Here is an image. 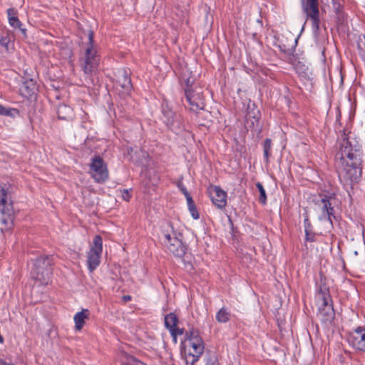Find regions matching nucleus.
<instances>
[{
  "label": "nucleus",
  "mask_w": 365,
  "mask_h": 365,
  "mask_svg": "<svg viewBox=\"0 0 365 365\" xmlns=\"http://www.w3.org/2000/svg\"><path fill=\"white\" fill-rule=\"evenodd\" d=\"M163 243L168 251L176 257H182L187 250L182 241V234L176 231L170 222H166L162 230Z\"/></svg>",
  "instance_id": "f257e3e1"
},
{
  "label": "nucleus",
  "mask_w": 365,
  "mask_h": 365,
  "mask_svg": "<svg viewBox=\"0 0 365 365\" xmlns=\"http://www.w3.org/2000/svg\"><path fill=\"white\" fill-rule=\"evenodd\" d=\"M100 60L98 46L94 42L93 32L90 31L84 55L80 59L81 68L87 76H91L97 71Z\"/></svg>",
  "instance_id": "f03ea898"
},
{
  "label": "nucleus",
  "mask_w": 365,
  "mask_h": 365,
  "mask_svg": "<svg viewBox=\"0 0 365 365\" xmlns=\"http://www.w3.org/2000/svg\"><path fill=\"white\" fill-rule=\"evenodd\" d=\"M342 138L343 139L339 153L340 155V161L342 165L346 163L344 170L346 171H349L350 168L356 169L361 163L359 150L356 146L351 145L344 132L342 134Z\"/></svg>",
  "instance_id": "7ed1b4c3"
},
{
  "label": "nucleus",
  "mask_w": 365,
  "mask_h": 365,
  "mask_svg": "<svg viewBox=\"0 0 365 365\" xmlns=\"http://www.w3.org/2000/svg\"><path fill=\"white\" fill-rule=\"evenodd\" d=\"M334 199L331 196L324 195L316 203L320 210L318 220L326 223L325 228L328 232H330L334 228L333 220H337L335 210L331 202Z\"/></svg>",
  "instance_id": "20e7f679"
},
{
  "label": "nucleus",
  "mask_w": 365,
  "mask_h": 365,
  "mask_svg": "<svg viewBox=\"0 0 365 365\" xmlns=\"http://www.w3.org/2000/svg\"><path fill=\"white\" fill-rule=\"evenodd\" d=\"M162 120L168 129L175 133L184 129V123L180 114L174 112L167 103L162 105Z\"/></svg>",
  "instance_id": "39448f33"
},
{
  "label": "nucleus",
  "mask_w": 365,
  "mask_h": 365,
  "mask_svg": "<svg viewBox=\"0 0 365 365\" xmlns=\"http://www.w3.org/2000/svg\"><path fill=\"white\" fill-rule=\"evenodd\" d=\"M0 212L2 217L0 222L3 225H8L13 220L14 207L11 197L9 195L8 188L6 185H0Z\"/></svg>",
  "instance_id": "423d86ee"
},
{
  "label": "nucleus",
  "mask_w": 365,
  "mask_h": 365,
  "mask_svg": "<svg viewBox=\"0 0 365 365\" xmlns=\"http://www.w3.org/2000/svg\"><path fill=\"white\" fill-rule=\"evenodd\" d=\"M103 251V240L100 235H96L87 253V266L88 270L93 272L100 264Z\"/></svg>",
  "instance_id": "0eeeda50"
},
{
  "label": "nucleus",
  "mask_w": 365,
  "mask_h": 365,
  "mask_svg": "<svg viewBox=\"0 0 365 365\" xmlns=\"http://www.w3.org/2000/svg\"><path fill=\"white\" fill-rule=\"evenodd\" d=\"M301 4L307 19L312 21V29L318 31L320 23L318 0H302Z\"/></svg>",
  "instance_id": "6e6552de"
},
{
  "label": "nucleus",
  "mask_w": 365,
  "mask_h": 365,
  "mask_svg": "<svg viewBox=\"0 0 365 365\" xmlns=\"http://www.w3.org/2000/svg\"><path fill=\"white\" fill-rule=\"evenodd\" d=\"M90 172L92 177L98 182H103L108 178L107 165L99 155H95L90 163Z\"/></svg>",
  "instance_id": "1a4fd4ad"
},
{
  "label": "nucleus",
  "mask_w": 365,
  "mask_h": 365,
  "mask_svg": "<svg viewBox=\"0 0 365 365\" xmlns=\"http://www.w3.org/2000/svg\"><path fill=\"white\" fill-rule=\"evenodd\" d=\"M185 346L186 363L193 365L197 362L204 351V342L202 339L195 340L187 343Z\"/></svg>",
  "instance_id": "9d476101"
},
{
  "label": "nucleus",
  "mask_w": 365,
  "mask_h": 365,
  "mask_svg": "<svg viewBox=\"0 0 365 365\" xmlns=\"http://www.w3.org/2000/svg\"><path fill=\"white\" fill-rule=\"evenodd\" d=\"M348 341L355 349L365 352V328L359 327L349 336Z\"/></svg>",
  "instance_id": "9b49d317"
},
{
  "label": "nucleus",
  "mask_w": 365,
  "mask_h": 365,
  "mask_svg": "<svg viewBox=\"0 0 365 365\" xmlns=\"http://www.w3.org/2000/svg\"><path fill=\"white\" fill-rule=\"evenodd\" d=\"M317 316L322 324L326 326H331L335 318V312L331 302H322L319 307Z\"/></svg>",
  "instance_id": "f8f14e48"
},
{
  "label": "nucleus",
  "mask_w": 365,
  "mask_h": 365,
  "mask_svg": "<svg viewBox=\"0 0 365 365\" xmlns=\"http://www.w3.org/2000/svg\"><path fill=\"white\" fill-rule=\"evenodd\" d=\"M185 98L189 103L190 109L194 112L202 109L204 106L203 97L200 92L195 90H186Z\"/></svg>",
  "instance_id": "ddd939ff"
},
{
  "label": "nucleus",
  "mask_w": 365,
  "mask_h": 365,
  "mask_svg": "<svg viewBox=\"0 0 365 365\" xmlns=\"http://www.w3.org/2000/svg\"><path fill=\"white\" fill-rule=\"evenodd\" d=\"M117 82L127 94H130L133 90V84L130 78V71L123 68L117 71Z\"/></svg>",
  "instance_id": "4468645a"
},
{
  "label": "nucleus",
  "mask_w": 365,
  "mask_h": 365,
  "mask_svg": "<svg viewBox=\"0 0 365 365\" xmlns=\"http://www.w3.org/2000/svg\"><path fill=\"white\" fill-rule=\"evenodd\" d=\"M52 274L51 267H36L34 266L31 274L33 278L39 282L41 284H47L50 280L51 275Z\"/></svg>",
  "instance_id": "2eb2a0df"
},
{
  "label": "nucleus",
  "mask_w": 365,
  "mask_h": 365,
  "mask_svg": "<svg viewBox=\"0 0 365 365\" xmlns=\"http://www.w3.org/2000/svg\"><path fill=\"white\" fill-rule=\"evenodd\" d=\"M142 183L147 187L155 186L160 181L157 172L152 169L145 168L141 172Z\"/></svg>",
  "instance_id": "dca6fc26"
},
{
  "label": "nucleus",
  "mask_w": 365,
  "mask_h": 365,
  "mask_svg": "<svg viewBox=\"0 0 365 365\" xmlns=\"http://www.w3.org/2000/svg\"><path fill=\"white\" fill-rule=\"evenodd\" d=\"M211 200L219 209H222L227 205V193L220 186H215L211 192Z\"/></svg>",
  "instance_id": "f3484780"
},
{
  "label": "nucleus",
  "mask_w": 365,
  "mask_h": 365,
  "mask_svg": "<svg viewBox=\"0 0 365 365\" xmlns=\"http://www.w3.org/2000/svg\"><path fill=\"white\" fill-rule=\"evenodd\" d=\"M9 23L14 29H18L24 35L26 36V29L22 27V24L17 16V11L14 8L7 9Z\"/></svg>",
  "instance_id": "a211bd4d"
},
{
  "label": "nucleus",
  "mask_w": 365,
  "mask_h": 365,
  "mask_svg": "<svg viewBox=\"0 0 365 365\" xmlns=\"http://www.w3.org/2000/svg\"><path fill=\"white\" fill-rule=\"evenodd\" d=\"M90 311L88 309H83L81 312H78L73 317L75 322V328L80 331L85 324V320L88 319Z\"/></svg>",
  "instance_id": "6ab92c4d"
},
{
  "label": "nucleus",
  "mask_w": 365,
  "mask_h": 365,
  "mask_svg": "<svg viewBox=\"0 0 365 365\" xmlns=\"http://www.w3.org/2000/svg\"><path fill=\"white\" fill-rule=\"evenodd\" d=\"M57 115L59 119L68 120L73 116V109L67 105H60L57 109Z\"/></svg>",
  "instance_id": "aec40b11"
},
{
  "label": "nucleus",
  "mask_w": 365,
  "mask_h": 365,
  "mask_svg": "<svg viewBox=\"0 0 365 365\" xmlns=\"http://www.w3.org/2000/svg\"><path fill=\"white\" fill-rule=\"evenodd\" d=\"M247 115L249 118L255 119L257 122H258L261 118L259 110L257 108L255 103L250 100L247 103Z\"/></svg>",
  "instance_id": "412c9836"
},
{
  "label": "nucleus",
  "mask_w": 365,
  "mask_h": 365,
  "mask_svg": "<svg viewBox=\"0 0 365 365\" xmlns=\"http://www.w3.org/2000/svg\"><path fill=\"white\" fill-rule=\"evenodd\" d=\"M20 115V111L17 108L4 106L0 104V115L16 118Z\"/></svg>",
  "instance_id": "4be33fe9"
},
{
  "label": "nucleus",
  "mask_w": 365,
  "mask_h": 365,
  "mask_svg": "<svg viewBox=\"0 0 365 365\" xmlns=\"http://www.w3.org/2000/svg\"><path fill=\"white\" fill-rule=\"evenodd\" d=\"M264 162L267 165L270 163L269 158L272 155V142L270 138H266L262 144Z\"/></svg>",
  "instance_id": "5701e85b"
},
{
  "label": "nucleus",
  "mask_w": 365,
  "mask_h": 365,
  "mask_svg": "<svg viewBox=\"0 0 365 365\" xmlns=\"http://www.w3.org/2000/svg\"><path fill=\"white\" fill-rule=\"evenodd\" d=\"M53 264V258L51 256H41L38 257L34 263V266L40 267H51Z\"/></svg>",
  "instance_id": "b1692460"
},
{
  "label": "nucleus",
  "mask_w": 365,
  "mask_h": 365,
  "mask_svg": "<svg viewBox=\"0 0 365 365\" xmlns=\"http://www.w3.org/2000/svg\"><path fill=\"white\" fill-rule=\"evenodd\" d=\"M178 318L173 312H170L165 316V326L170 331L177 326Z\"/></svg>",
  "instance_id": "393cba45"
},
{
  "label": "nucleus",
  "mask_w": 365,
  "mask_h": 365,
  "mask_svg": "<svg viewBox=\"0 0 365 365\" xmlns=\"http://www.w3.org/2000/svg\"><path fill=\"white\" fill-rule=\"evenodd\" d=\"M297 43V40L294 39L293 43L291 45H286L285 43H283L281 41H279V45L278 47L281 52L290 56L293 55L295 51V47Z\"/></svg>",
  "instance_id": "a878e982"
},
{
  "label": "nucleus",
  "mask_w": 365,
  "mask_h": 365,
  "mask_svg": "<svg viewBox=\"0 0 365 365\" xmlns=\"http://www.w3.org/2000/svg\"><path fill=\"white\" fill-rule=\"evenodd\" d=\"M230 313L225 307H222L216 314V320L220 323H227L230 319Z\"/></svg>",
  "instance_id": "bb28decb"
},
{
  "label": "nucleus",
  "mask_w": 365,
  "mask_h": 365,
  "mask_svg": "<svg viewBox=\"0 0 365 365\" xmlns=\"http://www.w3.org/2000/svg\"><path fill=\"white\" fill-rule=\"evenodd\" d=\"M319 297L322 302H331L329 288L325 284H321L318 290Z\"/></svg>",
  "instance_id": "cd10ccee"
},
{
  "label": "nucleus",
  "mask_w": 365,
  "mask_h": 365,
  "mask_svg": "<svg viewBox=\"0 0 365 365\" xmlns=\"http://www.w3.org/2000/svg\"><path fill=\"white\" fill-rule=\"evenodd\" d=\"M24 87L26 91V94L30 96L34 95L37 91L36 84L33 81V79L25 81L24 83Z\"/></svg>",
  "instance_id": "c85d7f7f"
},
{
  "label": "nucleus",
  "mask_w": 365,
  "mask_h": 365,
  "mask_svg": "<svg viewBox=\"0 0 365 365\" xmlns=\"http://www.w3.org/2000/svg\"><path fill=\"white\" fill-rule=\"evenodd\" d=\"M198 339H202L199 335L198 330L195 329L194 328H192L188 331H186L185 341L187 343L194 341L198 340Z\"/></svg>",
  "instance_id": "c756f323"
},
{
  "label": "nucleus",
  "mask_w": 365,
  "mask_h": 365,
  "mask_svg": "<svg viewBox=\"0 0 365 365\" xmlns=\"http://www.w3.org/2000/svg\"><path fill=\"white\" fill-rule=\"evenodd\" d=\"M187 205L188 210H189L192 218L195 220L199 219L200 215L197 210V207L195 206L194 200H189V201L187 202Z\"/></svg>",
  "instance_id": "7c9ffc66"
},
{
  "label": "nucleus",
  "mask_w": 365,
  "mask_h": 365,
  "mask_svg": "<svg viewBox=\"0 0 365 365\" xmlns=\"http://www.w3.org/2000/svg\"><path fill=\"white\" fill-rule=\"evenodd\" d=\"M256 187L259 192V202L265 205L267 202V195L263 185L260 182H257Z\"/></svg>",
  "instance_id": "2f4dec72"
},
{
  "label": "nucleus",
  "mask_w": 365,
  "mask_h": 365,
  "mask_svg": "<svg viewBox=\"0 0 365 365\" xmlns=\"http://www.w3.org/2000/svg\"><path fill=\"white\" fill-rule=\"evenodd\" d=\"M122 365H146L141 361L137 359L136 358L129 356L125 358V359L123 361Z\"/></svg>",
  "instance_id": "473e14b6"
},
{
  "label": "nucleus",
  "mask_w": 365,
  "mask_h": 365,
  "mask_svg": "<svg viewBox=\"0 0 365 365\" xmlns=\"http://www.w3.org/2000/svg\"><path fill=\"white\" fill-rule=\"evenodd\" d=\"M205 365H220L216 354H211L207 356L205 359Z\"/></svg>",
  "instance_id": "72a5a7b5"
},
{
  "label": "nucleus",
  "mask_w": 365,
  "mask_h": 365,
  "mask_svg": "<svg viewBox=\"0 0 365 365\" xmlns=\"http://www.w3.org/2000/svg\"><path fill=\"white\" fill-rule=\"evenodd\" d=\"M305 233V242H313L316 241V233L313 231V230H310L309 231H304Z\"/></svg>",
  "instance_id": "f704fd0d"
},
{
  "label": "nucleus",
  "mask_w": 365,
  "mask_h": 365,
  "mask_svg": "<svg viewBox=\"0 0 365 365\" xmlns=\"http://www.w3.org/2000/svg\"><path fill=\"white\" fill-rule=\"evenodd\" d=\"M169 331H170L172 337L173 338V340L175 341H176L177 336L182 335L184 332V330H183V329H180V328L177 327V326H176L175 327H174Z\"/></svg>",
  "instance_id": "c9c22d12"
},
{
  "label": "nucleus",
  "mask_w": 365,
  "mask_h": 365,
  "mask_svg": "<svg viewBox=\"0 0 365 365\" xmlns=\"http://www.w3.org/2000/svg\"><path fill=\"white\" fill-rule=\"evenodd\" d=\"M185 265V268L187 270H192L193 269V266L191 263L190 259H189V257L185 254L182 257H180Z\"/></svg>",
  "instance_id": "e433bc0d"
},
{
  "label": "nucleus",
  "mask_w": 365,
  "mask_h": 365,
  "mask_svg": "<svg viewBox=\"0 0 365 365\" xmlns=\"http://www.w3.org/2000/svg\"><path fill=\"white\" fill-rule=\"evenodd\" d=\"M304 231H309L310 230H313V226L309 220V215L307 213L304 214Z\"/></svg>",
  "instance_id": "4c0bfd02"
},
{
  "label": "nucleus",
  "mask_w": 365,
  "mask_h": 365,
  "mask_svg": "<svg viewBox=\"0 0 365 365\" xmlns=\"http://www.w3.org/2000/svg\"><path fill=\"white\" fill-rule=\"evenodd\" d=\"M10 39L7 36H4L0 34V45L5 48L8 49Z\"/></svg>",
  "instance_id": "58836bf2"
},
{
  "label": "nucleus",
  "mask_w": 365,
  "mask_h": 365,
  "mask_svg": "<svg viewBox=\"0 0 365 365\" xmlns=\"http://www.w3.org/2000/svg\"><path fill=\"white\" fill-rule=\"evenodd\" d=\"M176 186L178 187V188L182 192H185L186 190H187V188L185 187V186L184 185L183 182H182V180L180 179L177 182H176Z\"/></svg>",
  "instance_id": "ea45409f"
},
{
  "label": "nucleus",
  "mask_w": 365,
  "mask_h": 365,
  "mask_svg": "<svg viewBox=\"0 0 365 365\" xmlns=\"http://www.w3.org/2000/svg\"><path fill=\"white\" fill-rule=\"evenodd\" d=\"M192 83L193 81H191L190 78H187L186 80V82H185V87L184 88V91H185V94L186 93V90L187 89H189V90H194L192 88Z\"/></svg>",
  "instance_id": "a19ab883"
},
{
  "label": "nucleus",
  "mask_w": 365,
  "mask_h": 365,
  "mask_svg": "<svg viewBox=\"0 0 365 365\" xmlns=\"http://www.w3.org/2000/svg\"><path fill=\"white\" fill-rule=\"evenodd\" d=\"M122 197L123 198V200H125V201H129L130 197H131V195L129 192V191L128 190H123V192H122Z\"/></svg>",
  "instance_id": "79ce46f5"
},
{
  "label": "nucleus",
  "mask_w": 365,
  "mask_h": 365,
  "mask_svg": "<svg viewBox=\"0 0 365 365\" xmlns=\"http://www.w3.org/2000/svg\"><path fill=\"white\" fill-rule=\"evenodd\" d=\"M182 194L185 195L187 202H188L189 200H193L187 190L185 192H182Z\"/></svg>",
  "instance_id": "37998d69"
},
{
  "label": "nucleus",
  "mask_w": 365,
  "mask_h": 365,
  "mask_svg": "<svg viewBox=\"0 0 365 365\" xmlns=\"http://www.w3.org/2000/svg\"><path fill=\"white\" fill-rule=\"evenodd\" d=\"M123 299L125 302H128L131 300V297L130 295H125L123 297Z\"/></svg>",
  "instance_id": "c03bdc74"
},
{
  "label": "nucleus",
  "mask_w": 365,
  "mask_h": 365,
  "mask_svg": "<svg viewBox=\"0 0 365 365\" xmlns=\"http://www.w3.org/2000/svg\"><path fill=\"white\" fill-rule=\"evenodd\" d=\"M358 48L359 50H361V51H364L363 50V48L360 46V45H358Z\"/></svg>",
  "instance_id": "a18cd8bd"
}]
</instances>
